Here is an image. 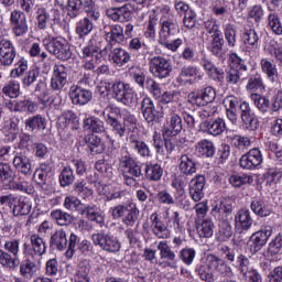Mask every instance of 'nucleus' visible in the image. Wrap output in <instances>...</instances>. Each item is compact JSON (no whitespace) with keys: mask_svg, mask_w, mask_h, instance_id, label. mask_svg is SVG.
I'll list each match as a JSON object with an SVG mask.
<instances>
[{"mask_svg":"<svg viewBox=\"0 0 282 282\" xmlns=\"http://www.w3.org/2000/svg\"><path fill=\"white\" fill-rule=\"evenodd\" d=\"M250 208L258 217H270L272 215V206L264 203L261 198L251 200Z\"/></svg>","mask_w":282,"mask_h":282,"instance_id":"a19ab883","label":"nucleus"},{"mask_svg":"<svg viewBox=\"0 0 282 282\" xmlns=\"http://www.w3.org/2000/svg\"><path fill=\"white\" fill-rule=\"evenodd\" d=\"M240 166L243 171H254L263 164V154L258 148L251 149L248 153L243 154L239 160Z\"/></svg>","mask_w":282,"mask_h":282,"instance_id":"6ab92c4d","label":"nucleus"},{"mask_svg":"<svg viewBox=\"0 0 282 282\" xmlns=\"http://www.w3.org/2000/svg\"><path fill=\"white\" fill-rule=\"evenodd\" d=\"M203 130L205 133H208V135L217 138V135H221L226 131V121L221 118H217L212 121H204Z\"/></svg>","mask_w":282,"mask_h":282,"instance_id":"c9c22d12","label":"nucleus"},{"mask_svg":"<svg viewBox=\"0 0 282 282\" xmlns=\"http://www.w3.org/2000/svg\"><path fill=\"white\" fill-rule=\"evenodd\" d=\"M84 10L87 17L79 20L75 26V32L77 36H79V39H85V36H89V34L94 32V21H98L100 19V12L94 9L93 2L85 4Z\"/></svg>","mask_w":282,"mask_h":282,"instance_id":"0eeeda50","label":"nucleus"},{"mask_svg":"<svg viewBox=\"0 0 282 282\" xmlns=\"http://www.w3.org/2000/svg\"><path fill=\"white\" fill-rule=\"evenodd\" d=\"M13 155L12 164L17 171L22 175H32V160L28 156V151L14 150Z\"/></svg>","mask_w":282,"mask_h":282,"instance_id":"b1692460","label":"nucleus"},{"mask_svg":"<svg viewBox=\"0 0 282 282\" xmlns=\"http://www.w3.org/2000/svg\"><path fill=\"white\" fill-rule=\"evenodd\" d=\"M180 32V26L177 25V19L169 20L167 22L161 23V30L159 32V43L170 52H177L184 41L182 39H176L170 41L171 36H175Z\"/></svg>","mask_w":282,"mask_h":282,"instance_id":"20e7f679","label":"nucleus"},{"mask_svg":"<svg viewBox=\"0 0 282 282\" xmlns=\"http://www.w3.org/2000/svg\"><path fill=\"white\" fill-rule=\"evenodd\" d=\"M242 42L245 45V52L248 56L257 54V50H259V33H257V30H246L242 34Z\"/></svg>","mask_w":282,"mask_h":282,"instance_id":"7c9ffc66","label":"nucleus"},{"mask_svg":"<svg viewBox=\"0 0 282 282\" xmlns=\"http://www.w3.org/2000/svg\"><path fill=\"white\" fill-rule=\"evenodd\" d=\"M15 178H11L7 184L9 191H19L20 193H26V195H33L34 185L30 181H26L23 176H19L17 181Z\"/></svg>","mask_w":282,"mask_h":282,"instance_id":"f704fd0d","label":"nucleus"},{"mask_svg":"<svg viewBox=\"0 0 282 282\" xmlns=\"http://www.w3.org/2000/svg\"><path fill=\"white\" fill-rule=\"evenodd\" d=\"M120 166L127 186H135L138 184L137 178L142 176V166L129 155L121 158Z\"/></svg>","mask_w":282,"mask_h":282,"instance_id":"1a4fd4ad","label":"nucleus"},{"mask_svg":"<svg viewBox=\"0 0 282 282\" xmlns=\"http://www.w3.org/2000/svg\"><path fill=\"white\" fill-rule=\"evenodd\" d=\"M149 69L155 78H169L173 72V66L170 59L158 55L149 58Z\"/></svg>","mask_w":282,"mask_h":282,"instance_id":"f8f14e48","label":"nucleus"},{"mask_svg":"<svg viewBox=\"0 0 282 282\" xmlns=\"http://www.w3.org/2000/svg\"><path fill=\"white\" fill-rule=\"evenodd\" d=\"M29 241L30 243H23L24 260L20 263V274L24 279H32L39 272L43 263V254L47 252V245L39 234L30 235Z\"/></svg>","mask_w":282,"mask_h":282,"instance_id":"f257e3e1","label":"nucleus"},{"mask_svg":"<svg viewBox=\"0 0 282 282\" xmlns=\"http://www.w3.org/2000/svg\"><path fill=\"white\" fill-rule=\"evenodd\" d=\"M250 98L260 113L270 116V100L265 96L251 94Z\"/></svg>","mask_w":282,"mask_h":282,"instance_id":"8fccbe9b","label":"nucleus"},{"mask_svg":"<svg viewBox=\"0 0 282 282\" xmlns=\"http://www.w3.org/2000/svg\"><path fill=\"white\" fill-rule=\"evenodd\" d=\"M153 14H151L152 17H155V19H158V17H160V23H164L167 21H173L175 19V15L173 14V11H171V8L166 4L156 7L153 10Z\"/></svg>","mask_w":282,"mask_h":282,"instance_id":"bf43d9fd","label":"nucleus"},{"mask_svg":"<svg viewBox=\"0 0 282 282\" xmlns=\"http://www.w3.org/2000/svg\"><path fill=\"white\" fill-rule=\"evenodd\" d=\"M45 50L58 61H69L72 58V45L65 37H52L43 41Z\"/></svg>","mask_w":282,"mask_h":282,"instance_id":"423d86ee","label":"nucleus"},{"mask_svg":"<svg viewBox=\"0 0 282 282\" xmlns=\"http://www.w3.org/2000/svg\"><path fill=\"white\" fill-rule=\"evenodd\" d=\"M196 230L198 237H202L203 239H210V237L215 235V223L213 219L206 218L197 224Z\"/></svg>","mask_w":282,"mask_h":282,"instance_id":"49530a36","label":"nucleus"},{"mask_svg":"<svg viewBox=\"0 0 282 282\" xmlns=\"http://www.w3.org/2000/svg\"><path fill=\"white\" fill-rule=\"evenodd\" d=\"M252 224H254V219H252V214L250 209L243 207L240 208L235 214V228L240 232H246L252 228Z\"/></svg>","mask_w":282,"mask_h":282,"instance_id":"cd10ccee","label":"nucleus"},{"mask_svg":"<svg viewBox=\"0 0 282 282\" xmlns=\"http://www.w3.org/2000/svg\"><path fill=\"white\" fill-rule=\"evenodd\" d=\"M272 232L273 228L270 225H263L260 230L253 232L247 243L249 252L251 254H257V252L268 243V240L272 237Z\"/></svg>","mask_w":282,"mask_h":282,"instance_id":"9b49d317","label":"nucleus"},{"mask_svg":"<svg viewBox=\"0 0 282 282\" xmlns=\"http://www.w3.org/2000/svg\"><path fill=\"white\" fill-rule=\"evenodd\" d=\"M36 21L39 30H48L61 23V11L57 9H48L43 4L36 6Z\"/></svg>","mask_w":282,"mask_h":282,"instance_id":"6e6552de","label":"nucleus"},{"mask_svg":"<svg viewBox=\"0 0 282 282\" xmlns=\"http://www.w3.org/2000/svg\"><path fill=\"white\" fill-rule=\"evenodd\" d=\"M247 91H259V89H265V86L263 84V77H261V74L256 73L251 75L248 79Z\"/></svg>","mask_w":282,"mask_h":282,"instance_id":"338daca9","label":"nucleus"},{"mask_svg":"<svg viewBox=\"0 0 282 282\" xmlns=\"http://www.w3.org/2000/svg\"><path fill=\"white\" fill-rule=\"evenodd\" d=\"M83 128L85 131L91 133H105V122L98 117H88L83 120Z\"/></svg>","mask_w":282,"mask_h":282,"instance_id":"37998d69","label":"nucleus"},{"mask_svg":"<svg viewBox=\"0 0 282 282\" xmlns=\"http://www.w3.org/2000/svg\"><path fill=\"white\" fill-rule=\"evenodd\" d=\"M150 230L156 239H171V229L169 228V225L162 221L158 213H152L150 215Z\"/></svg>","mask_w":282,"mask_h":282,"instance_id":"412c9836","label":"nucleus"},{"mask_svg":"<svg viewBox=\"0 0 282 282\" xmlns=\"http://www.w3.org/2000/svg\"><path fill=\"white\" fill-rule=\"evenodd\" d=\"M106 15L108 19H111V21L127 23V21H131V9H129V4H123L119 8H110L106 10Z\"/></svg>","mask_w":282,"mask_h":282,"instance_id":"473e14b6","label":"nucleus"},{"mask_svg":"<svg viewBox=\"0 0 282 282\" xmlns=\"http://www.w3.org/2000/svg\"><path fill=\"white\" fill-rule=\"evenodd\" d=\"M17 58V48L10 40L2 39L0 40V63L4 67H10Z\"/></svg>","mask_w":282,"mask_h":282,"instance_id":"a878e982","label":"nucleus"},{"mask_svg":"<svg viewBox=\"0 0 282 282\" xmlns=\"http://www.w3.org/2000/svg\"><path fill=\"white\" fill-rule=\"evenodd\" d=\"M47 127V121L41 115L30 117L25 120L26 131H45Z\"/></svg>","mask_w":282,"mask_h":282,"instance_id":"09e8293b","label":"nucleus"},{"mask_svg":"<svg viewBox=\"0 0 282 282\" xmlns=\"http://www.w3.org/2000/svg\"><path fill=\"white\" fill-rule=\"evenodd\" d=\"M75 180H76V175H74V170L69 166H65L59 174L61 186L63 188L67 186H72Z\"/></svg>","mask_w":282,"mask_h":282,"instance_id":"774afa93","label":"nucleus"},{"mask_svg":"<svg viewBox=\"0 0 282 282\" xmlns=\"http://www.w3.org/2000/svg\"><path fill=\"white\" fill-rule=\"evenodd\" d=\"M82 215H86L87 219L89 221H96V224H99L102 226L105 224V217L100 215V210L96 206H87L82 210Z\"/></svg>","mask_w":282,"mask_h":282,"instance_id":"0e129e2a","label":"nucleus"},{"mask_svg":"<svg viewBox=\"0 0 282 282\" xmlns=\"http://www.w3.org/2000/svg\"><path fill=\"white\" fill-rule=\"evenodd\" d=\"M186 184H188V180L186 176L178 175L172 181V186L175 188L174 197L183 210H191V200L186 197Z\"/></svg>","mask_w":282,"mask_h":282,"instance_id":"2eb2a0df","label":"nucleus"},{"mask_svg":"<svg viewBox=\"0 0 282 282\" xmlns=\"http://www.w3.org/2000/svg\"><path fill=\"white\" fill-rule=\"evenodd\" d=\"M160 258L167 262L169 268H177V254L171 249L166 240L160 241L156 246Z\"/></svg>","mask_w":282,"mask_h":282,"instance_id":"72a5a7b5","label":"nucleus"},{"mask_svg":"<svg viewBox=\"0 0 282 282\" xmlns=\"http://www.w3.org/2000/svg\"><path fill=\"white\" fill-rule=\"evenodd\" d=\"M76 245L80 254H89V250H91V242L88 240L78 241V236H76V234H70L68 239V248L65 252L66 258L73 259L74 254H76Z\"/></svg>","mask_w":282,"mask_h":282,"instance_id":"5701e85b","label":"nucleus"},{"mask_svg":"<svg viewBox=\"0 0 282 282\" xmlns=\"http://www.w3.org/2000/svg\"><path fill=\"white\" fill-rule=\"evenodd\" d=\"M202 80H204V72L196 65L184 66L176 77L180 85H197Z\"/></svg>","mask_w":282,"mask_h":282,"instance_id":"4468645a","label":"nucleus"},{"mask_svg":"<svg viewBox=\"0 0 282 282\" xmlns=\"http://www.w3.org/2000/svg\"><path fill=\"white\" fill-rule=\"evenodd\" d=\"M228 142L238 151H246L250 149L252 142L248 137H241L239 134L227 135Z\"/></svg>","mask_w":282,"mask_h":282,"instance_id":"864d4df0","label":"nucleus"},{"mask_svg":"<svg viewBox=\"0 0 282 282\" xmlns=\"http://www.w3.org/2000/svg\"><path fill=\"white\" fill-rule=\"evenodd\" d=\"M67 85V67L65 65H55L51 76L50 87L53 91H63Z\"/></svg>","mask_w":282,"mask_h":282,"instance_id":"393cba45","label":"nucleus"},{"mask_svg":"<svg viewBox=\"0 0 282 282\" xmlns=\"http://www.w3.org/2000/svg\"><path fill=\"white\" fill-rule=\"evenodd\" d=\"M51 217L56 221V224H58V226H69V224L74 221V217L62 209L51 212Z\"/></svg>","mask_w":282,"mask_h":282,"instance_id":"e2e57ef3","label":"nucleus"},{"mask_svg":"<svg viewBox=\"0 0 282 282\" xmlns=\"http://www.w3.org/2000/svg\"><path fill=\"white\" fill-rule=\"evenodd\" d=\"M100 53V47L96 45V39H90L87 44L82 48V58H96Z\"/></svg>","mask_w":282,"mask_h":282,"instance_id":"680f3d73","label":"nucleus"},{"mask_svg":"<svg viewBox=\"0 0 282 282\" xmlns=\"http://www.w3.org/2000/svg\"><path fill=\"white\" fill-rule=\"evenodd\" d=\"M106 41L108 43H124V28L120 24H105L102 28Z\"/></svg>","mask_w":282,"mask_h":282,"instance_id":"c756f323","label":"nucleus"},{"mask_svg":"<svg viewBox=\"0 0 282 282\" xmlns=\"http://www.w3.org/2000/svg\"><path fill=\"white\" fill-rule=\"evenodd\" d=\"M215 151V143L212 140L203 139L196 143V153L202 158H213Z\"/></svg>","mask_w":282,"mask_h":282,"instance_id":"de8ad7c7","label":"nucleus"},{"mask_svg":"<svg viewBox=\"0 0 282 282\" xmlns=\"http://www.w3.org/2000/svg\"><path fill=\"white\" fill-rule=\"evenodd\" d=\"M162 175H164V171L162 170L161 164L150 163L145 165V177L150 182H160V180H162Z\"/></svg>","mask_w":282,"mask_h":282,"instance_id":"6e6d98bb","label":"nucleus"},{"mask_svg":"<svg viewBox=\"0 0 282 282\" xmlns=\"http://www.w3.org/2000/svg\"><path fill=\"white\" fill-rule=\"evenodd\" d=\"M130 149H132L137 155H140V158H149L151 155L149 144L140 139L130 138Z\"/></svg>","mask_w":282,"mask_h":282,"instance_id":"3c124183","label":"nucleus"},{"mask_svg":"<svg viewBox=\"0 0 282 282\" xmlns=\"http://www.w3.org/2000/svg\"><path fill=\"white\" fill-rule=\"evenodd\" d=\"M69 98L73 105H79L80 107H84V105H87L91 101L94 94L89 89L75 85L69 88Z\"/></svg>","mask_w":282,"mask_h":282,"instance_id":"bb28decb","label":"nucleus"},{"mask_svg":"<svg viewBox=\"0 0 282 282\" xmlns=\"http://www.w3.org/2000/svg\"><path fill=\"white\" fill-rule=\"evenodd\" d=\"M219 272L223 276H232V269L226 263V261L221 260L215 254L207 256V265L198 264L195 269L197 276L205 282L215 281V276L213 275V271Z\"/></svg>","mask_w":282,"mask_h":282,"instance_id":"f03ea898","label":"nucleus"},{"mask_svg":"<svg viewBox=\"0 0 282 282\" xmlns=\"http://www.w3.org/2000/svg\"><path fill=\"white\" fill-rule=\"evenodd\" d=\"M50 243L56 250H65L67 248V231L65 229L55 230L51 236Z\"/></svg>","mask_w":282,"mask_h":282,"instance_id":"a18cd8bd","label":"nucleus"},{"mask_svg":"<svg viewBox=\"0 0 282 282\" xmlns=\"http://www.w3.org/2000/svg\"><path fill=\"white\" fill-rule=\"evenodd\" d=\"M91 241L94 246H99L106 252H120V241L118 238L108 234H93Z\"/></svg>","mask_w":282,"mask_h":282,"instance_id":"dca6fc26","label":"nucleus"},{"mask_svg":"<svg viewBox=\"0 0 282 282\" xmlns=\"http://www.w3.org/2000/svg\"><path fill=\"white\" fill-rule=\"evenodd\" d=\"M126 213V216H123L122 218V224H124V226L133 228V226H135V223L138 221V217H140V209H138L135 205L129 204L128 210Z\"/></svg>","mask_w":282,"mask_h":282,"instance_id":"052dcab7","label":"nucleus"},{"mask_svg":"<svg viewBox=\"0 0 282 282\" xmlns=\"http://www.w3.org/2000/svg\"><path fill=\"white\" fill-rule=\"evenodd\" d=\"M74 191L78 197L85 200L91 199L94 197V189L87 185V182L85 180L77 181L74 184Z\"/></svg>","mask_w":282,"mask_h":282,"instance_id":"5fc2aeb1","label":"nucleus"},{"mask_svg":"<svg viewBox=\"0 0 282 282\" xmlns=\"http://www.w3.org/2000/svg\"><path fill=\"white\" fill-rule=\"evenodd\" d=\"M0 265L8 270H17L21 265V260L17 256H12L9 251L0 249Z\"/></svg>","mask_w":282,"mask_h":282,"instance_id":"c03bdc74","label":"nucleus"},{"mask_svg":"<svg viewBox=\"0 0 282 282\" xmlns=\"http://www.w3.org/2000/svg\"><path fill=\"white\" fill-rule=\"evenodd\" d=\"M200 66L212 80H224V70L215 66V63H213L212 59L203 57L200 59Z\"/></svg>","mask_w":282,"mask_h":282,"instance_id":"e433bc0d","label":"nucleus"},{"mask_svg":"<svg viewBox=\"0 0 282 282\" xmlns=\"http://www.w3.org/2000/svg\"><path fill=\"white\" fill-rule=\"evenodd\" d=\"M0 204L8 205L13 217H23L32 212V200L18 194L1 195Z\"/></svg>","mask_w":282,"mask_h":282,"instance_id":"39448f33","label":"nucleus"},{"mask_svg":"<svg viewBox=\"0 0 282 282\" xmlns=\"http://www.w3.org/2000/svg\"><path fill=\"white\" fill-rule=\"evenodd\" d=\"M268 30L273 32L275 36L282 35V23L281 18L276 13H270L267 18Z\"/></svg>","mask_w":282,"mask_h":282,"instance_id":"69168bd1","label":"nucleus"},{"mask_svg":"<svg viewBox=\"0 0 282 282\" xmlns=\"http://www.w3.org/2000/svg\"><path fill=\"white\" fill-rule=\"evenodd\" d=\"M178 171L181 175L188 177V175H195V173H197V165L191 156L183 154L180 158Z\"/></svg>","mask_w":282,"mask_h":282,"instance_id":"ea45409f","label":"nucleus"},{"mask_svg":"<svg viewBox=\"0 0 282 282\" xmlns=\"http://www.w3.org/2000/svg\"><path fill=\"white\" fill-rule=\"evenodd\" d=\"M120 113V108L118 107H112L109 110V113L105 117V120L109 127H111L113 133L116 135H119V138H124V133L127 132V128L118 121L116 116Z\"/></svg>","mask_w":282,"mask_h":282,"instance_id":"2f4dec72","label":"nucleus"},{"mask_svg":"<svg viewBox=\"0 0 282 282\" xmlns=\"http://www.w3.org/2000/svg\"><path fill=\"white\" fill-rule=\"evenodd\" d=\"M101 56H109L110 63L117 65V67H124L129 61H131V55L127 50L122 47H115L113 44L108 43L104 50L100 51Z\"/></svg>","mask_w":282,"mask_h":282,"instance_id":"ddd939ff","label":"nucleus"},{"mask_svg":"<svg viewBox=\"0 0 282 282\" xmlns=\"http://www.w3.org/2000/svg\"><path fill=\"white\" fill-rule=\"evenodd\" d=\"M105 87L117 102H121V105L126 107H133V105H135V91L132 89L131 85L117 80L113 83H105Z\"/></svg>","mask_w":282,"mask_h":282,"instance_id":"7ed1b4c3","label":"nucleus"},{"mask_svg":"<svg viewBox=\"0 0 282 282\" xmlns=\"http://www.w3.org/2000/svg\"><path fill=\"white\" fill-rule=\"evenodd\" d=\"M260 69L271 83H276V80H279V68H276V64H274L272 59L265 57L262 58L260 61Z\"/></svg>","mask_w":282,"mask_h":282,"instance_id":"4c0bfd02","label":"nucleus"},{"mask_svg":"<svg viewBox=\"0 0 282 282\" xmlns=\"http://www.w3.org/2000/svg\"><path fill=\"white\" fill-rule=\"evenodd\" d=\"M239 111L243 127L247 128L248 131H257V129H259V119L257 118V115L252 112L250 102L240 101Z\"/></svg>","mask_w":282,"mask_h":282,"instance_id":"aec40b11","label":"nucleus"},{"mask_svg":"<svg viewBox=\"0 0 282 282\" xmlns=\"http://www.w3.org/2000/svg\"><path fill=\"white\" fill-rule=\"evenodd\" d=\"M204 186H206V177L204 175H196L189 181L188 193L193 202H202L204 199Z\"/></svg>","mask_w":282,"mask_h":282,"instance_id":"c85d7f7f","label":"nucleus"},{"mask_svg":"<svg viewBox=\"0 0 282 282\" xmlns=\"http://www.w3.org/2000/svg\"><path fill=\"white\" fill-rule=\"evenodd\" d=\"M210 213L215 219H221L224 215L228 216L232 214V205L226 199L215 202Z\"/></svg>","mask_w":282,"mask_h":282,"instance_id":"58836bf2","label":"nucleus"},{"mask_svg":"<svg viewBox=\"0 0 282 282\" xmlns=\"http://www.w3.org/2000/svg\"><path fill=\"white\" fill-rule=\"evenodd\" d=\"M180 107H182V104H176L175 106L172 105V110L166 116V122L163 129V135L165 138H173L178 135V133H182V117L177 113V111H180Z\"/></svg>","mask_w":282,"mask_h":282,"instance_id":"9d476101","label":"nucleus"},{"mask_svg":"<svg viewBox=\"0 0 282 282\" xmlns=\"http://www.w3.org/2000/svg\"><path fill=\"white\" fill-rule=\"evenodd\" d=\"M10 25L14 36H25L30 26L28 25V17L19 10H13L10 14Z\"/></svg>","mask_w":282,"mask_h":282,"instance_id":"a211bd4d","label":"nucleus"},{"mask_svg":"<svg viewBox=\"0 0 282 282\" xmlns=\"http://www.w3.org/2000/svg\"><path fill=\"white\" fill-rule=\"evenodd\" d=\"M215 98H217V93L213 86L203 88L200 93L193 91L187 96L188 102L197 107H206V105L215 102Z\"/></svg>","mask_w":282,"mask_h":282,"instance_id":"f3484780","label":"nucleus"},{"mask_svg":"<svg viewBox=\"0 0 282 282\" xmlns=\"http://www.w3.org/2000/svg\"><path fill=\"white\" fill-rule=\"evenodd\" d=\"M7 109L9 111L22 112L29 109L32 111L34 109V104L32 101L24 99V100H10L6 104Z\"/></svg>","mask_w":282,"mask_h":282,"instance_id":"4d7b16f0","label":"nucleus"},{"mask_svg":"<svg viewBox=\"0 0 282 282\" xmlns=\"http://www.w3.org/2000/svg\"><path fill=\"white\" fill-rule=\"evenodd\" d=\"M224 35L212 37L207 43L208 52H212L217 58H224L226 50L224 48Z\"/></svg>","mask_w":282,"mask_h":282,"instance_id":"79ce46f5","label":"nucleus"},{"mask_svg":"<svg viewBox=\"0 0 282 282\" xmlns=\"http://www.w3.org/2000/svg\"><path fill=\"white\" fill-rule=\"evenodd\" d=\"M17 177V172L10 163L0 162V182L1 184H10L11 180Z\"/></svg>","mask_w":282,"mask_h":282,"instance_id":"13d9d810","label":"nucleus"},{"mask_svg":"<svg viewBox=\"0 0 282 282\" xmlns=\"http://www.w3.org/2000/svg\"><path fill=\"white\" fill-rule=\"evenodd\" d=\"M141 113L148 124H153V122H160V120H162V113L155 109V104L150 97L142 99Z\"/></svg>","mask_w":282,"mask_h":282,"instance_id":"4be33fe9","label":"nucleus"},{"mask_svg":"<svg viewBox=\"0 0 282 282\" xmlns=\"http://www.w3.org/2000/svg\"><path fill=\"white\" fill-rule=\"evenodd\" d=\"M86 143L90 151V155H100V153L105 152V143L98 135L90 134L86 138Z\"/></svg>","mask_w":282,"mask_h":282,"instance_id":"603ef678","label":"nucleus"}]
</instances>
